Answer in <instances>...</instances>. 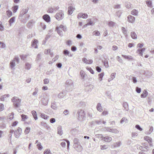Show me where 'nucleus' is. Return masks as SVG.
<instances>
[{
	"label": "nucleus",
	"instance_id": "nucleus-1",
	"mask_svg": "<svg viewBox=\"0 0 154 154\" xmlns=\"http://www.w3.org/2000/svg\"><path fill=\"white\" fill-rule=\"evenodd\" d=\"M11 101L13 103V105L15 108L19 107L20 106L21 100L18 97H14L12 98Z\"/></svg>",
	"mask_w": 154,
	"mask_h": 154
},
{
	"label": "nucleus",
	"instance_id": "nucleus-2",
	"mask_svg": "<svg viewBox=\"0 0 154 154\" xmlns=\"http://www.w3.org/2000/svg\"><path fill=\"white\" fill-rule=\"evenodd\" d=\"M61 30L64 32H66L67 30V28L66 26L60 25L59 27L57 26L56 28V30L57 31L58 34L60 36L63 35V32Z\"/></svg>",
	"mask_w": 154,
	"mask_h": 154
},
{
	"label": "nucleus",
	"instance_id": "nucleus-3",
	"mask_svg": "<svg viewBox=\"0 0 154 154\" xmlns=\"http://www.w3.org/2000/svg\"><path fill=\"white\" fill-rule=\"evenodd\" d=\"M66 89L67 91L72 90L73 88V83L72 81L71 80H68L66 82Z\"/></svg>",
	"mask_w": 154,
	"mask_h": 154
},
{
	"label": "nucleus",
	"instance_id": "nucleus-4",
	"mask_svg": "<svg viewBox=\"0 0 154 154\" xmlns=\"http://www.w3.org/2000/svg\"><path fill=\"white\" fill-rule=\"evenodd\" d=\"M85 112L83 110L81 109H79L77 113L78 119L79 120H82L85 117Z\"/></svg>",
	"mask_w": 154,
	"mask_h": 154
},
{
	"label": "nucleus",
	"instance_id": "nucleus-5",
	"mask_svg": "<svg viewBox=\"0 0 154 154\" xmlns=\"http://www.w3.org/2000/svg\"><path fill=\"white\" fill-rule=\"evenodd\" d=\"M19 57H15L13 60L11 61L10 65V67L11 69H13L15 66L16 65L15 62V61L17 62V63H19Z\"/></svg>",
	"mask_w": 154,
	"mask_h": 154
},
{
	"label": "nucleus",
	"instance_id": "nucleus-6",
	"mask_svg": "<svg viewBox=\"0 0 154 154\" xmlns=\"http://www.w3.org/2000/svg\"><path fill=\"white\" fill-rule=\"evenodd\" d=\"M57 20H62L64 17V14L62 11L57 13L55 16Z\"/></svg>",
	"mask_w": 154,
	"mask_h": 154
},
{
	"label": "nucleus",
	"instance_id": "nucleus-7",
	"mask_svg": "<svg viewBox=\"0 0 154 154\" xmlns=\"http://www.w3.org/2000/svg\"><path fill=\"white\" fill-rule=\"evenodd\" d=\"M103 130L104 131H106L116 134L118 133L119 132V131L116 129L111 128L110 127H105L103 128Z\"/></svg>",
	"mask_w": 154,
	"mask_h": 154
},
{
	"label": "nucleus",
	"instance_id": "nucleus-8",
	"mask_svg": "<svg viewBox=\"0 0 154 154\" xmlns=\"http://www.w3.org/2000/svg\"><path fill=\"white\" fill-rule=\"evenodd\" d=\"M22 132V129L21 128H18L17 130L14 131V135L16 138H18L21 134Z\"/></svg>",
	"mask_w": 154,
	"mask_h": 154
},
{
	"label": "nucleus",
	"instance_id": "nucleus-9",
	"mask_svg": "<svg viewBox=\"0 0 154 154\" xmlns=\"http://www.w3.org/2000/svg\"><path fill=\"white\" fill-rule=\"evenodd\" d=\"M28 10L27 9H23L20 12V14L19 15V18L23 17L27 12Z\"/></svg>",
	"mask_w": 154,
	"mask_h": 154
},
{
	"label": "nucleus",
	"instance_id": "nucleus-10",
	"mask_svg": "<svg viewBox=\"0 0 154 154\" xmlns=\"http://www.w3.org/2000/svg\"><path fill=\"white\" fill-rule=\"evenodd\" d=\"M73 147L75 150L78 152H81L83 149L82 147L80 144L73 146Z\"/></svg>",
	"mask_w": 154,
	"mask_h": 154
},
{
	"label": "nucleus",
	"instance_id": "nucleus-11",
	"mask_svg": "<svg viewBox=\"0 0 154 154\" xmlns=\"http://www.w3.org/2000/svg\"><path fill=\"white\" fill-rule=\"evenodd\" d=\"M9 96L10 95L9 94H4L0 97V100L7 102L8 100V98L9 97Z\"/></svg>",
	"mask_w": 154,
	"mask_h": 154
},
{
	"label": "nucleus",
	"instance_id": "nucleus-12",
	"mask_svg": "<svg viewBox=\"0 0 154 154\" xmlns=\"http://www.w3.org/2000/svg\"><path fill=\"white\" fill-rule=\"evenodd\" d=\"M93 85H85V91L87 92H91L93 89Z\"/></svg>",
	"mask_w": 154,
	"mask_h": 154
},
{
	"label": "nucleus",
	"instance_id": "nucleus-13",
	"mask_svg": "<svg viewBox=\"0 0 154 154\" xmlns=\"http://www.w3.org/2000/svg\"><path fill=\"white\" fill-rule=\"evenodd\" d=\"M43 19L47 22L49 23L51 21L50 17L48 14H45L42 17Z\"/></svg>",
	"mask_w": 154,
	"mask_h": 154
},
{
	"label": "nucleus",
	"instance_id": "nucleus-14",
	"mask_svg": "<svg viewBox=\"0 0 154 154\" xmlns=\"http://www.w3.org/2000/svg\"><path fill=\"white\" fill-rule=\"evenodd\" d=\"M101 138H103V140L106 142H110L112 140V138L110 137L106 136L104 137H103V136L102 134H100Z\"/></svg>",
	"mask_w": 154,
	"mask_h": 154
},
{
	"label": "nucleus",
	"instance_id": "nucleus-15",
	"mask_svg": "<svg viewBox=\"0 0 154 154\" xmlns=\"http://www.w3.org/2000/svg\"><path fill=\"white\" fill-rule=\"evenodd\" d=\"M38 40L36 39H35L32 41V46L35 48H38L37 44L38 43Z\"/></svg>",
	"mask_w": 154,
	"mask_h": 154
},
{
	"label": "nucleus",
	"instance_id": "nucleus-16",
	"mask_svg": "<svg viewBox=\"0 0 154 154\" xmlns=\"http://www.w3.org/2000/svg\"><path fill=\"white\" fill-rule=\"evenodd\" d=\"M128 20L129 22L131 23H133L135 20V17L133 16H132L131 15H129L128 17Z\"/></svg>",
	"mask_w": 154,
	"mask_h": 154
},
{
	"label": "nucleus",
	"instance_id": "nucleus-17",
	"mask_svg": "<svg viewBox=\"0 0 154 154\" xmlns=\"http://www.w3.org/2000/svg\"><path fill=\"white\" fill-rule=\"evenodd\" d=\"M63 54L66 56L67 55L69 57H72L73 56V54H71L70 52L67 50H65L63 51Z\"/></svg>",
	"mask_w": 154,
	"mask_h": 154
},
{
	"label": "nucleus",
	"instance_id": "nucleus-18",
	"mask_svg": "<svg viewBox=\"0 0 154 154\" xmlns=\"http://www.w3.org/2000/svg\"><path fill=\"white\" fill-rule=\"evenodd\" d=\"M57 134L61 136L63 134V131L61 126H59L57 128Z\"/></svg>",
	"mask_w": 154,
	"mask_h": 154
},
{
	"label": "nucleus",
	"instance_id": "nucleus-19",
	"mask_svg": "<svg viewBox=\"0 0 154 154\" xmlns=\"http://www.w3.org/2000/svg\"><path fill=\"white\" fill-rule=\"evenodd\" d=\"M75 10V8L72 6H69L68 8V14H71L73 11Z\"/></svg>",
	"mask_w": 154,
	"mask_h": 154
},
{
	"label": "nucleus",
	"instance_id": "nucleus-20",
	"mask_svg": "<svg viewBox=\"0 0 154 154\" xmlns=\"http://www.w3.org/2000/svg\"><path fill=\"white\" fill-rule=\"evenodd\" d=\"M139 148L141 151H147L149 150V147L148 146L145 147L140 146L139 147Z\"/></svg>",
	"mask_w": 154,
	"mask_h": 154
},
{
	"label": "nucleus",
	"instance_id": "nucleus-21",
	"mask_svg": "<svg viewBox=\"0 0 154 154\" xmlns=\"http://www.w3.org/2000/svg\"><path fill=\"white\" fill-rule=\"evenodd\" d=\"M83 61L87 64H91L93 62V60H87L86 58H84L82 59Z\"/></svg>",
	"mask_w": 154,
	"mask_h": 154
},
{
	"label": "nucleus",
	"instance_id": "nucleus-22",
	"mask_svg": "<svg viewBox=\"0 0 154 154\" xmlns=\"http://www.w3.org/2000/svg\"><path fill=\"white\" fill-rule=\"evenodd\" d=\"M73 143L74 144L73 146L80 144V143L79 142V139L76 138H75L74 139Z\"/></svg>",
	"mask_w": 154,
	"mask_h": 154
},
{
	"label": "nucleus",
	"instance_id": "nucleus-23",
	"mask_svg": "<svg viewBox=\"0 0 154 154\" xmlns=\"http://www.w3.org/2000/svg\"><path fill=\"white\" fill-rule=\"evenodd\" d=\"M121 145V142L120 141H119L115 143H114L113 145V146L114 147L116 148L120 147Z\"/></svg>",
	"mask_w": 154,
	"mask_h": 154
},
{
	"label": "nucleus",
	"instance_id": "nucleus-24",
	"mask_svg": "<svg viewBox=\"0 0 154 154\" xmlns=\"http://www.w3.org/2000/svg\"><path fill=\"white\" fill-rule=\"evenodd\" d=\"M51 107L54 109H57V106L56 105V103L55 102H52L51 104Z\"/></svg>",
	"mask_w": 154,
	"mask_h": 154
},
{
	"label": "nucleus",
	"instance_id": "nucleus-25",
	"mask_svg": "<svg viewBox=\"0 0 154 154\" xmlns=\"http://www.w3.org/2000/svg\"><path fill=\"white\" fill-rule=\"evenodd\" d=\"M148 93L147 91L146 90H144L142 94L141 95V98H145L148 95Z\"/></svg>",
	"mask_w": 154,
	"mask_h": 154
},
{
	"label": "nucleus",
	"instance_id": "nucleus-26",
	"mask_svg": "<svg viewBox=\"0 0 154 154\" xmlns=\"http://www.w3.org/2000/svg\"><path fill=\"white\" fill-rule=\"evenodd\" d=\"M80 74L81 76L82 79H84L87 76V75L85 73V72L81 70L80 72Z\"/></svg>",
	"mask_w": 154,
	"mask_h": 154
},
{
	"label": "nucleus",
	"instance_id": "nucleus-27",
	"mask_svg": "<svg viewBox=\"0 0 154 154\" xmlns=\"http://www.w3.org/2000/svg\"><path fill=\"white\" fill-rule=\"evenodd\" d=\"M97 109L100 112H101L103 110V109L101 106V104L98 103L97 104Z\"/></svg>",
	"mask_w": 154,
	"mask_h": 154
},
{
	"label": "nucleus",
	"instance_id": "nucleus-28",
	"mask_svg": "<svg viewBox=\"0 0 154 154\" xmlns=\"http://www.w3.org/2000/svg\"><path fill=\"white\" fill-rule=\"evenodd\" d=\"M122 56L126 59H127L128 60H133V57L130 56H126L122 55Z\"/></svg>",
	"mask_w": 154,
	"mask_h": 154
},
{
	"label": "nucleus",
	"instance_id": "nucleus-29",
	"mask_svg": "<svg viewBox=\"0 0 154 154\" xmlns=\"http://www.w3.org/2000/svg\"><path fill=\"white\" fill-rule=\"evenodd\" d=\"M32 113L34 119L35 120H37L38 119V118L37 116L36 112L35 110H33L32 111Z\"/></svg>",
	"mask_w": 154,
	"mask_h": 154
},
{
	"label": "nucleus",
	"instance_id": "nucleus-30",
	"mask_svg": "<svg viewBox=\"0 0 154 154\" xmlns=\"http://www.w3.org/2000/svg\"><path fill=\"white\" fill-rule=\"evenodd\" d=\"M22 120L23 121H25V120L28 119V117L25 115L22 114L21 115Z\"/></svg>",
	"mask_w": 154,
	"mask_h": 154
},
{
	"label": "nucleus",
	"instance_id": "nucleus-31",
	"mask_svg": "<svg viewBox=\"0 0 154 154\" xmlns=\"http://www.w3.org/2000/svg\"><path fill=\"white\" fill-rule=\"evenodd\" d=\"M131 35L132 38L134 39H136L137 38V35L134 32H131Z\"/></svg>",
	"mask_w": 154,
	"mask_h": 154
},
{
	"label": "nucleus",
	"instance_id": "nucleus-32",
	"mask_svg": "<svg viewBox=\"0 0 154 154\" xmlns=\"http://www.w3.org/2000/svg\"><path fill=\"white\" fill-rule=\"evenodd\" d=\"M15 20V17H11L9 20L8 22L11 26V24L13 23Z\"/></svg>",
	"mask_w": 154,
	"mask_h": 154
},
{
	"label": "nucleus",
	"instance_id": "nucleus-33",
	"mask_svg": "<svg viewBox=\"0 0 154 154\" xmlns=\"http://www.w3.org/2000/svg\"><path fill=\"white\" fill-rule=\"evenodd\" d=\"M123 107L126 110H128V104L127 102H124L123 103Z\"/></svg>",
	"mask_w": 154,
	"mask_h": 154
},
{
	"label": "nucleus",
	"instance_id": "nucleus-34",
	"mask_svg": "<svg viewBox=\"0 0 154 154\" xmlns=\"http://www.w3.org/2000/svg\"><path fill=\"white\" fill-rule=\"evenodd\" d=\"M18 8V5H15L12 7V11L14 13H16Z\"/></svg>",
	"mask_w": 154,
	"mask_h": 154
},
{
	"label": "nucleus",
	"instance_id": "nucleus-35",
	"mask_svg": "<svg viewBox=\"0 0 154 154\" xmlns=\"http://www.w3.org/2000/svg\"><path fill=\"white\" fill-rule=\"evenodd\" d=\"M41 116L42 118L44 119H47L49 117L48 116L44 113H41Z\"/></svg>",
	"mask_w": 154,
	"mask_h": 154
},
{
	"label": "nucleus",
	"instance_id": "nucleus-36",
	"mask_svg": "<svg viewBox=\"0 0 154 154\" xmlns=\"http://www.w3.org/2000/svg\"><path fill=\"white\" fill-rule=\"evenodd\" d=\"M144 139L148 142L149 143H151V139L149 137L146 136L144 137Z\"/></svg>",
	"mask_w": 154,
	"mask_h": 154
},
{
	"label": "nucleus",
	"instance_id": "nucleus-37",
	"mask_svg": "<svg viewBox=\"0 0 154 154\" xmlns=\"http://www.w3.org/2000/svg\"><path fill=\"white\" fill-rule=\"evenodd\" d=\"M31 65L29 63H27L25 64V69L29 70L31 68Z\"/></svg>",
	"mask_w": 154,
	"mask_h": 154
},
{
	"label": "nucleus",
	"instance_id": "nucleus-38",
	"mask_svg": "<svg viewBox=\"0 0 154 154\" xmlns=\"http://www.w3.org/2000/svg\"><path fill=\"white\" fill-rule=\"evenodd\" d=\"M138 13V11L135 9L133 10L131 12V14L135 16H136L137 14Z\"/></svg>",
	"mask_w": 154,
	"mask_h": 154
},
{
	"label": "nucleus",
	"instance_id": "nucleus-39",
	"mask_svg": "<svg viewBox=\"0 0 154 154\" xmlns=\"http://www.w3.org/2000/svg\"><path fill=\"white\" fill-rule=\"evenodd\" d=\"M100 34V32L98 31H94L92 33V35H95L96 36H99Z\"/></svg>",
	"mask_w": 154,
	"mask_h": 154
},
{
	"label": "nucleus",
	"instance_id": "nucleus-40",
	"mask_svg": "<svg viewBox=\"0 0 154 154\" xmlns=\"http://www.w3.org/2000/svg\"><path fill=\"white\" fill-rule=\"evenodd\" d=\"M122 32L124 34L125 36H127V31L125 29V28L124 27H122Z\"/></svg>",
	"mask_w": 154,
	"mask_h": 154
},
{
	"label": "nucleus",
	"instance_id": "nucleus-41",
	"mask_svg": "<svg viewBox=\"0 0 154 154\" xmlns=\"http://www.w3.org/2000/svg\"><path fill=\"white\" fill-rule=\"evenodd\" d=\"M41 125L44 127L46 128H48V126L47 125V124L45 122H41Z\"/></svg>",
	"mask_w": 154,
	"mask_h": 154
},
{
	"label": "nucleus",
	"instance_id": "nucleus-42",
	"mask_svg": "<svg viewBox=\"0 0 154 154\" xmlns=\"http://www.w3.org/2000/svg\"><path fill=\"white\" fill-rule=\"evenodd\" d=\"M103 63H104V65L107 68L109 67L108 63L107 60H106L104 61H103Z\"/></svg>",
	"mask_w": 154,
	"mask_h": 154
},
{
	"label": "nucleus",
	"instance_id": "nucleus-43",
	"mask_svg": "<svg viewBox=\"0 0 154 154\" xmlns=\"http://www.w3.org/2000/svg\"><path fill=\"white\" fill-rule=\"evenodd\" d=\"M122 13V10H119L117 11L116 13V16H118L119 17L121 14Z\"/></svg>",
	"mask_w": 154,
	"mask_h": 154
},
{
	"label": "nucleus",
	"instance_id": "nucleus-44",
	"mask_svg": "<svg viewBox=\"0 0 154 154\" xmlns=\"http://www.w3.org/2000/svg\"><path fill=\"white\" fill-rule=\"evenodd\" d=\"M125 5L126 7L127 8H130L131 7V4L130 2H126L125 3Z\"/></svg>",
	"mask_w": 154,
	"mask_h": 154
},
{
	"label": "nucleus",
	"instance_id": "nucleus-45",
	"mask_svg": "<svg viewBox=\"0 0 154 154\" xmlns=\"http://www.w3.org/2000/svg\"><path fill=\"white\" fill-rule=\"evenodd\" d=\"M104 73L102 72L99 75V78L100 79V81H101L102 80L103 77L104 76Z\"/></svg>",
	"mask_w": 154,
	"mask_h": 154
},
{
	"label": "nucleus",
	"instance_id": "nucleus-46",
	"mask_svg": "<svg viewBox=\"0 0 154 154\" xmlns=\"http://www.w3.org/2000/svg\"><path fill=\"white\" fill-rule=\"evenodd\" d=\"M86 69L88 70L91 74H94V73L93 70L90 67H86Z\"/></svg>",
	"mask_w": 154,
	"mask_h": 154
},
{
	"label": "nucleus",
	"instance_id": "nucleus-47",
	"mask_svg": "<svg viewBox=\"0 0 154 154\" xmlns=\"http://www.w3.org/2000/svg\"><path fill=\"white\" fill-rule=\"evenodd\" d=\"M30 131V128L29 127H27L26 128V129L25 130L24 132L25 134H28Z\"/></svg>",
	"mask_w": 154,
	"mask_h": 154
},
{
	"label": "nucleus",
	"instance_id": "nucleus-48",
	"mask_svg": "<svg viewBox=\"0 0 154 154\" xmlns=\"http://www.w3.org/2000/svg\"><path fill=\"white\" fill-rule=\"evenodd\" d=\"M54 71V69H51L49 71H47L46 74L47 75H51Z\"/></svg>",
	"mask_w": 154,
	"mask_h": 154
},
{
	"label": "nucleus",
	"instance_id": "nucleus-49",
	"mask_svg": "<svg viewBox=\"0 0 154 154\" xmlns=\"http://www.w3.org/2000/svg\"><path fill=\"white\" fill-rule=\"evenodd\" d=\"M146 4L149 7H151L152 6V2L150 0H147L146 1Z\"/></svg>",
	"mask_w": 154,
	"mask_h": 154
},
{
	"label": "nucleus",
	"instance_id": "nucleus-50",
	"mask_svg": "<svg viewBox=\"0 0 154 154\" xmlns=\"http://www.w3.org/2000/svg\"><path fill=\"white\" fill-rule=\"evenodd\" d=\"M47 12L49 13H52L54 12V10H53V9L52 8V7H50L48 8Z\"/></svg>",
	"mask_w": 154,
	"mask_h": 154
},
{
	"label": "nucleus",
	"instance_id": "nucleus-51",
	"mask_svg": "<svg viewBox=\"0 0 154 154\" xmlns=\"http://www.w3.org/2000/svg\"><path fill=\"white\" fill-rule=\"evenodd\" d=\"M153 130V128L152 126H151L149 128V131L146 132L147 134H150L152 131Z\"/></svg>",
	"mask_w": 154,
	"mask_h": 154
},
{
	"label": "nucleus",
	"instance_id": "nucleus-52",
	"mask_svg": "<svg viewBox=\"0 0 154 154\" xmlns=\"http://www.w3.org/2000/svg\"><path fill=\"white\" fill-rule=\"evenodd\" d=\"M4 27L2 25V22L0 21V31H4Z\"/></svg>",
	"mask_w": 154,
	"mask_h": 154
},
{
	"label": "nucleus",
	"instance_id": "nucleus-53",
	"mask_svg": "<svg viewBox=\"0 0 154 154\" xmlns=\"http://www.w3.org/2000/svg\"><path fill=\"white\" fill-rule=\"evenodd\" d=\"M115 24V23L112 21L109 22L108 24V25L110 27H113Z\"/></svg>",
	"mask_w": 154,
	"mask_h": 154
},
{
	"label": "nucleus",
	"instance_id": "nucleus-54",
	"mask_svg": "<svg viewBox=\"0 0 154 154\" xmlns=\"http://www.w3.org/2000/svg\"><path fill=\"white\" fill-rule=\"evenodd\" d=\"M41 58V54L40 53L38 54L37 55L36 58V60L37 61H39Z\"/></svg>",
	"mask_w": 154,
	"mask_h": 154
},
{
	"label": "nucleus",
	"instance_id": "nucleus-55",
	"mask_svg": "<svg viewBox=\"0 0 154 154\" xmlns=\"http://www.w3.org/2000/svg\"><path fill=\"white\" fill-rule=\"evenodd\" d=\"M5 47V45L4 43L0 42V48H4Z\"/></svg>",
	"mask_w": 154,
	"mask_h": 154
},
{
	"label": "nucleus",
	"instance_id": "nucleus-56",
	"mask_svg": "<svg viewBox=\"0 0 154 154\" xmlns=\"http://www.w3.org/2000/svg\"><path fill=\"white\" fill-rule=\"evenodd\" d=\"M135 128L140 131H142L143 130V129L140 127L139 125H136Z\"/></svg>",
	"mask_w": 154,
	"mask_h": 154
},
{
	"label": "nucleus",
	"instance_id": "nucleus-57",
	"mask_svg": "<svg viewBox=\"0 0 154 154\" xmlns=\"http://www.w3.org/2000/svg\"><path fill=\"white\" fill-rule=\"evenodd\" d=\"M48 100H45V101H44V100H42V103L45 106L47 105L48 103Z\"/></svg>",
	"mask_w": 154,
	"mask_h": 154
},
{
	"label": "nucleus",
	"instance_id": "nucleus-58",
	"mask_svg": "<svg viewBox=\"0 0 154 154\" xmlns=\"http://www.w3.org/2000/svg\"><path fill=\"white\" fill-rule=\"evenodd\" d=\"M59 8L58 6H54L53 7H52V8L53 9V10H54V11H56L58 10L59 9Z\"/></svg>",
	"mask_w": 154,
	"mask_h": 154
},
{
	"label": "nucleus",
	"instance_id": "nucleus-59",
	"mask_svg": "<svg viewBox=\"0 0 154 154\" xmlns=\"http://www.w3.org/2000/svg\"><path fill=\"white\" fill-rule=\"evenodd\" d=\"M136 91L137 93H140L141 91V89L140 88H138V87H136Z\"/></svg>",
	"mask_w": 154,
	"mask_h": 154
},
{
	"label": "nucleus",
	"instance_id": "nucleus-60",
	"mask_svg": "<svg viewBox=\"0 0 154 154\" xmlns=\"http://www.w3.org/2000/svg\"><path fill=\"white\" fill-rule=\"evenodd\" d=\"M94 23L91 21H90L89 22H88L87 24H85V25L86 26H87L88 25H94Z\"/></svg>",
	"mask_w": 154,
	"mask_h": 154
},
{
	"label": "nucleus",
	"instance_id": "nucleus-61",
	"mask_svg": "<svg viewBox=\"0 0 154 154\" xmlns=\"http://www.w3.org/2000/svg\"><path fill=\"white\" fill-rule=\"evenodd\" d=\"M37 146L38 147V149L39 150H41L42 148V146L41 145L40 143H38L37 144Z\"/></svg>",
	"mask_w": 154,
	"mask_h": 154
},
{
	"label": "nucleus",
	"instance_id": "nucleus-62",
	"mask_svg": "<svg viewBox=\"0 0 154 154\" xmlns=\"http://www.w3.org/2000/svg\"><path fill=\"white\" fill-rule=\"evenodd\" d=\"M107 146L106 145H103L101 146V149H105L107 148Z\"/></svg>",
	"mask_w": 154,
	"mask_h": 154
},
{
	"label": "nucleus",
	"instance_id": "nucleus-63",
	"mask_svg": "<svg viewBox=\"0 0 154 154\" xmlns=\"http://www.w3.org/2000/svg\"><path fill=\"white\" fill-rule=\"evenodd\" d=\"M7 15L9 17H11L12 15V12L10 11H6Z\"/></svg>",
	"mask_w": 154,
	"mask_h": 154
},
{
	"label": "nucleus",
	"instance_id": "nucleus-64",
	"mask_svg": "<svg viewBox=\"0 0 154 154\" xmlns=\"http://www.w3.org/2000/svg\"><path fill=\"white\" fill-rule=\"evenodd\" d=\"M44 154H48V153H51L50 150L47 149L44 151Z\"/></svg>",
	"mask_w": 154,
	"mask_h": 154
}]
</instances>
